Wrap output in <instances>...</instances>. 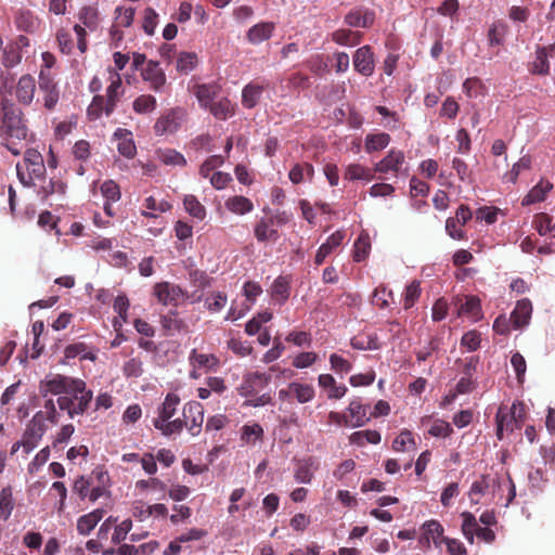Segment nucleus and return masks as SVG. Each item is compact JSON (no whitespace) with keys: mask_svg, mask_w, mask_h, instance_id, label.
Masks as SVG:
<instances>
[{"mask_svg":"<svg viewBox=\"0 0 555 555\" xmlns=\"http://www.w3.org/2000/svg\"><path fill=\"white\" fill-rule=\"evenodd\" d=\"M0 109L1 144L17 156L22 153L23 142L28 137L27 120L23 111L7 98L0 99Z\"/></svg>","mask_w":555,"mask_h":555,"instance_id":"1","label":"nucleus"},{"mask_svg":"<svg viewBox=\"0 0 555 555\" xmlns=\"http://www.w3.org/2000/svg\"><path fill=\"white\" fill-rule=\"evenodd\" d=\"M24 165L28 170L26 175L23 171V166L17 163L16 164V175L20 182L26 186L31 188L35 185V179H42L46 175V166L42 155L35 149H27L24 153Z\"/></svg>","mask_w":555,"mask_h":555,"instance_id":"2","label":"nucleus"},{"mask_svg":"<svg viewBox=\"0 0 555 555\" xmlns=\"http://www.w3.org/2000/svg\"><path fill=\"white\" fill-rule=\"evenodd\" d=\"M46 431L43 411L37 412L31 421L28 423L26 430L21 441L12 446L11 454L16 453L20 448H23L24 456L28 455L35 448H37Z\"/></svg>","mask_w":555,"mask_h":555,"instance_id":"3","label":"nucleus"},{"mask_svg":"<svg viewBox=\"0 0 555 555\" xmlns=\"http://www.w3.org/2000/svg\"><path fill=\"white\" fill-rule=\"evenodd\" d=\"M83 387L85 382L82 379L56 374L41 383L40 392L43 396H47L48 393H66L69 396L72 391H81Z\"/></svg>","mask_w":555,"mask_h":555,"instance_id":"4","label":"nucleus"},{"mask_svg":"<svg viewBox=\"0 0 555 555\" xmlns=\"http://www.w3.org/2000/svg\"><path fill=\"white\" fill-rule=\"evenodd\" d=\"M153 295L162 305L173 307H178L180 302L190 298L186 291L167 281L156 283L153 287Z\"/></svg>","mask_w":555,"mask_h":555,"instance_id":"5","label":"nucleus"},{"mask_svg":"<svg viewBox=\"0 0 555 555\" xmlns=\"http://www.w3.org/2000/svg\"><path fill=\"white\" fill-rule=\"evenodd\" d=\"M92 400V391L87 390L86 386L81 391H72L69 396H63L57 399L61 410L67 411L70 417L82 414Z\"/></svg>","mask_w":555,"mask_h":555,"instance_id":"6","label":"nucleus"},{"mask_svg":"<svg viewBox=\"0 0 555 555\" xmlns=\"http://www.w3.org/2000/svg\"><path fill=\"white\" fill-rule=\"evenodd\" d=\"M185 115V111L182 107H173L165 111L153 126L154 133L156 135H164L177 132Z\"/></svg>","mask_w":555,"mask_h":555,"instance_id":"7","label":"nucleus"},{"mask_svg":"<svg viewBox=\"0 0 555 555\" xmlns=\"http://www.w3.org/2000/svg\"><path fill=\"white\" fill-rule=\"evenodd\" d=\"M502 414L504 416V428L508 433H513L515 429L521 428L526 418V405L520 401L513 402L508 409L505 405H501L496 412V415Z\"/></svg>","mask_w":555,"mask_h":555,"instance_id":"8","label":"nucleus"},{"mask_svg":"<svg viewBox=\"0 0 555 555\" xmlns=\"http://www.w3.org/2000/svg\"><path fill=\"white\" fill-rule=\"evenodd\" d=\"M354 70L364 77H370L375 70V56L371 46L358 48L352 57Z\"/></svg>","mask_w":555,"mask_h":555,"instance_id":"9","label":"nucleus"},{"mask_svg":"<svg viewBox=\"0 0 555 555\" xmlns=\"http://www.w3.org/2000/svg\"><path fill=\"white\" fill-rule=\"evenodd\" d=\"M182 415L188 421V430L192 436L202 431L204 422V406L197 401H189L183 405Z\"/></svg>","mask_w":555,"mask_h":555,"instance_id":"10","label":"nucleus"},{"mask_svg":"<svg viewBox=\"0 0 555 555\" xmlns=\"http://www.w3.org/2000/svg\"><path fill=\"white\" fill-rule=\"evenodd\" d=\"M270 380L271 376L266 373L254 372L247 374L237 389L238 393L245 398L256 396L269 385Z\"/></svg>","mask_w":555,"mask_h":555,"instance_id":"11","label":"nucleus"},{"mask_svg":"<svg viewBox=\"0 0 555 555\" xmlns=\"http://www.w3.org/2000/svg\"><path fill=\"white\" fill-rule=\"evenodd\" d=\"M294 478L299 483H310L314 473L319 469L320 463L314 456L295 459Z\"/></svg>","mask_w":555,"mask_h":555,"instance_id":"12","label":"nucleus"},{"mask_svg":"<svg viewBox=\"0 0 555 555\" xmlns=\"http://www.w3.org/2000/svg\"><path fill=\"white\" fill-rule=\"evenodd\" d=\"M141 77L149 82L150 89L156 92L160 91L166 83V75L156 61L150 60L144 68H141Z\"/></svg>","mask_w":555,"mask_h":555,"instance_id":"13","label":"nucleus"},{"mask_svg":"<svg viewBox=\"0 0 555 555\" xmlns=\"http://www.w3.org/2000/svg\"><path fill=\"white\" fill-rule=\"evenodd\" d=\"M109 81L111 83L106 88V116H109L115 111L118 101L124 94L121 77L118 72L109 70Z\"/></svg>","mask_w":555,"mask_h":555,"instance_id":"14","label":"nucleus"},{"mask_svg":"<svg viewBox=\"0 0 555 555\" xmlns=\"http://www.w3.org/2000/svg\"><path fill=\"white\" fill-rule=\"evenodd\" d=\"M350 427H361L371 420L370 405L364 404L361 398H354L350 401L348 409Z\"/></svg>","mask_w":555,"mask_h":555,"instance_id":"15","label":"nucleus"},{"mask_svg":"<svg viewBox=\"0 0 555 555\" xmlns=\"http://www.w3.org/2000/svg\"><path fill=\"white\" fill-rule=\"evenodd\" d=\"M267 87L268 83L257 80L248 82L242 90V105L248 109L254 108L259 103Z\"/></svg>","mask_w":555,"mask_h":555,"instance_id":"16","label":"nucleus"},{"mask_svg":"<svg viewBox=\"0 0 555 555\" xmlns=\"http://www.w3.org/2000/svg\"><path fill=\"white\" fill-rule=\"evenodd\" d=\"M403 163H404L403 152L398 151V150H390L387 153V155L375 165L374 171L380 172V173H387V172L398 173Z\"/></svg>","mask_w":555,"mask_h":555,"instance_id":"17","label":"nucleus"},{"mask_svg":"<svg viewBox=\"0 0 555 555\" xmlns=\"http://www.w3.org/2000/svg\"><path fill=\"white\" fill-rule=\"evenodd\" d=\"M275 30L273 22H260L251 26L246 33V39L250 44L257 46L269 40Z\"/></svg>","mask_w":555,"mask_h":555,"instance_id":"18","label":"nucleus"},{"mask_svg":"<svg viewBox=\"0 0 555 555\" xmlns=\"http://www.w3.org/2000/svg\"><path fill=\"white\" fill-rule=\"evenodd\" d=\"M160 324L164 334L172 336L180 332H188V324L179 317L177 310H169L166 314L160 315Z\"/></svg>","mask_w":555,"mask_h":555,"instance_id":"19","label":"nucleus"},{"mask_svg":"<svg viewBox=\"0 0 555 555\" xmlns=\"http://www.w3.org/2000/svg\"><path fill=\"white\" fill-rule=\"evenodd\" d=\"M36 91L35 78L30 75H23L16 85L15 96L23 105H30Z\"/></svg>","mask_w":555,"mask_h":555,"instance_id":"20","label":"nucleus"},{"mask_svg":"<svg viewBox=\"0 0 555 555\" xmlns=\"http://www.w3.org/2000/svg\"><path fill=\"white\" fill-rule=\"evenodd\" d=\"M375 21V13L372 10L353 9L345 16V23L351 27L367 28L373 25Z\"/></svg>","mask_w":555,"mask_h":555,"instance_id":"21","label":"nucleus"},{"mask_svg":"<svg viewBox=\"0 0 555 555\" xmlns=\"http://www.w3.org/2000/svg\"><path fill=\"white\" fill-rule=\"evenodd\" d=\"M443 527L438 520H428L422 526L423 535L420 542L428 546L430 541H433L436 546H440L443 542Z\"/></svg>","mask_w":555,"mask_h":555,"instance_id":"22","label":"nucleus"},{"mask_svg":"<svg viewBox=\"0 0 555 555\" xmlns=\"http://www.w3.org/2000/svg\"><path fill=\"white\" fill-rule=\"evenodd\" d=\"M193 93L202 107L207 108L220 93V87L216 83H197L193 87Z\"/></svg>","mask_w":555,"mask_h":555,"instance_id":"23","label":"nucleus"},{"mask_svg":"<svg viewBox=\"0 0 555 555\" xmlns=\"http://www.w3.org/2000/svg\"><path fill=\"white\" fill-rule=\"evenodd\" d=\"M114 137L119 141L117 145L118 152L127 158H133L137 153V147L131 131L118 128L114 132Z\"/></svg>","mask_w":555,"mask_h":555,"instance_id":"24","label":"nucleus"},{"mask_svg":"<svg viewBox=\"0 0 555 555\" xmlns=\"http://www.w3.org/2000/svg\"><path fill=\"white\" fill-rule=\"evenodd\" d=\"M255 236L258 242L276 241L279 237L278 230L274 229L273 218H261L255 225Z\"/></svg>","mask_w":555,"mask_h":555,"instance_id":"25","label":"nucleus"},{"mask_svg":"<svg viewBox=\"0 0 555 555\" xmlns=\"http://www.w3.org/2000/svg\"><path fill=\"white\" fill-rule=\"evenodd\" d=\"M104 516V509L96 508L86 515H82L77 520V531L81 535H88L101 521Z\"/></svg>","mask_w":555,"mask_h":555,"instance_id":"26","label":"nucleus"},{"mask_svg":"<svg viewBox=\"0 0 555 555\" xmlns=\"http://www.w3.org/2000/svg\"><path fill=\"white\" fill-rule=\"evenodd\" d=\"M344 237L345 235L341 231H336L331 234L326 242L319 247L314 258L315 264H322L325 258L343 243Z\"/></svg>","mask_w":555,"mask_h":555,"instance_id":"27","label":"nucleus"},{"mask_svg":"<svg viewBox=\"0 0 555 555\" xmlns=\"http://www.w3.org/2000/svg\"><path fill=\"white\" fill-rule=\"evenodd\" d=\"M180 404V398L178 395L169 392L165 397L164 402L158 408V416L153 422L164 423L173 417L177 412L178 405Z\"/></svg>","mask_w":555,"mask_h":555,"instance_id":"28","label":"nucleus"},{"mask_svg":"<svg viewBox=\"0 0 555 555\" xmlns=\"http://www.w3.org/2000/svg\"><path fill=\"white\" fill-rule=\"evenodd\" d=\"M318 382L319 386L327 391L328 399H340L348 390L345 385H338L331 374H321Z\"/></svg>","mask_w":555,"mask_h":555,"instance_id":"29","label":"nucleus"},{"mask_svg":"<svg viewBox=\"0 0 555 555\" xmlns=\"http://www.w3.org/2000/svg\"><path fill=\"white\" fill-rule=\"evenodd\" d=\"M532 313V305L528 299L517 301L514 311L511 314V321L516 328H520L528 324Z\"/></svg>","mask_w":555,"mask_h":555,"instance_id":"30","label":"nucleus"},{"mask_svg":"<svg viewBox=\"0 0 555 555\" xmlns=\"http://www.w3.org/2000/svg\"><path fill=\"white\" fill-rule=\"evenodd\" d=\"M225 208L235 215H245L254 209L253 202L242 195L229 197L224 203Z\"/></svg>","mask_w":555,"mask_h":555,"instance_id":"31","label":"nucleus"},{"mask_svg":"<svg viewBox=\"0 0 555 555\" xmlns=\"http://www.w3.org/2000/svg\"><path fill=\"white\" fill-rule=\"evenodd\" d=\"M553 189V184L548 181H540L533 186L529 193L524 197L522 205L528 206L545 199L546 194Z\"/></svg>","mask_w":555,"mask_h":555,"instance_id":"32","label":"nucleus"},{"mask_svg":"<svg viewBox=\"0 0 555 555\" xmlns=\"http://www.w3.org/2000/svg\"><path fill=\"white\" fill-rule=\"evenodd\" d=\"M190 363L193 366L205 367L209 370H217L220 361L211 353H199L196 349H193L189 357Z\"/></svg>","mask_w":555,"mask_h":555,"instance_id":"33","label":"nucleus"},{"mask_svg":"<svg viewBox=\"0 0 555 555\" xmlns=\"http://www.w3.org/2000/svg\"><path fill=\"white\" fill-rule=\"evenodd\" d=\"M153 425L157 430L162 433V435L166 437L180 434L184 427L188 429V421H185L183 416L172 421L169 420L164 423L153 422Z\"/></svg>","mask_w":555,"mask_h":555,"instance_id":"34","label":"nucleus"},{"mask_svg":"<svg viewBox=\"0 0 555 555\" xmlns=\"http://www.w3.org/2000/svg\"><path fill=\"white\" fill-rule=\"evenodd\" d=\"M80 25L88 28L90 31H95L99 27L100 17L96 8L91 5L82 7L78 13Z\"/></svg>","mask_w":555,"mask_h":555,"instance_id":"35","label":"nucleus"},{"mask_svg":"<svg viewBox=\"0 0 555 555\" xmlns=\"http://www.w3.org/2000/svg\"><path fill=\"white\" fill-rule=\"evenodd\" d=\"M206 109H209L214 117L220 120H225L234 114V106L228 98L214 101Z\"/></svg>","mask_w":555,"mask_h":555,"instance_id":"36","label":"nucleus"},{"mask_svg":"<svg viewBox=\"0 0 555 555\" xmlns=\"http://www.w3.org/2000/svg\"><path fill=\"white\" fill-rule=\"evenodd\" d=\"M459 315H468L474 321L481 319V304L480 299L476 296H468L464 304L459 308Z\"/></svg>","mask_w":555,"mask_h":555,"instance_id":"37","label":"nucleus"},{"mask_svg":"<svg viewBox=\"0 0 555 555\" xmlns=\"http://www.w3.org/2000/svg\"><path fill=\"white\" fill-rule=\"evenodd\" d=\"M344 177L346 180L356 181V180H364L371 181L374 179V175L372 170L367 167H364L361 164H350L347 166Z\"/></svg>","mask_w":555,"mask_h":555,"instance_id":"38","label":"nucleus"},{"mask_svg":"<svg viewBox=\"0 0 555 555\" xmlns=\"http://www.w3.org/2000/svg\"><path fill=\"white\" fill-rule=\"evenodd\" d=\"M361 39L362 35L359 31L350 29H337L332 34V40L340 46H357Z\"/></svg>","mask_w":555,"mask_h":555,"instance_id":"39","label":"nucleus"},{"mask_svg":"<svg viewBox=\"0 0 555 555\" xmlns=\"http://www.w3.org/2000/svg\"><path fill=\"white\" fill-rule=\"evenodd\" d=\"M289 391L299 403H307L314 398V388L308 384L293 382L289 384Z\"/></svg>","mask_w":555,"mask_h":555,"instance_id":"40","label":"nucleus"},{"mask_svg":"<svg viewBox=\"0 0 555 555\" xmlns=\"http://www.w3.org/2000/svg\"><path fill=\"white\" fill-rule=\"evenodd\" d=\"M489 489L488 476L481 475L479 479L475 480L468 491V498L472 504H479L481 498Z\"/></svg>","mask_w":555,"mask_h":555,"instance_id":"41","label":"nucleus"},{"mask_svg":"<svg viewBox=\"0 0 555 555\" xmlns=\"http://www.w3.org/2000/svg\"><path fill=\"white\" fill-rule=\"evenodd\" d=\"M507 33V25L498 21L494 22L488 29L487 38L490 47L501 46L504 42L505 35Z\"/></svg>","mask_w":555,"mask_h":555,"instance_id":"42","label":"nucleus"},{"mask_svg":"<svg viewBox=\"0 0 555 555\" xmlns=\"http://www.w3.org/2000/svg\"><path fill=\"white\" fill-rule=\"evenodd\" d=\"M390 142V135L386 132L372 133L365 137V150L367 153L384 150Z\"/></svg>","mask_w":555,"mask_h":555,"instance_id":"43","label":"nucleus"},{"mask_svg":"<svg viewBox=\"0 0 555 555\" xmlns=\"http://www.w3.org/2000/svg\"><path fill=\"white\" fill-rule=\"evenodd\" d=\"M461 517L463 519L462 533L469 543H474V537L480 526H478L476 517L470 512H463Z\"/></svg>","mask_w":555,"mask_h":555,"instance_id":"44","label":"nucleus"},{"mask_svg":"<svg viewBox=\"0 0 555 555\" xmlns=\"http://www.w3.org/2000/svg\"><path fill=\"white\" fill-rule=\"evenodd\" d=\"M198 64V56L195 52H181L177 59L176 68L178 72L188 74Z\"/></svg>","mask_w":555,"mask_h":555,"instance_id":"45","label":"nucleus"},{"mask_svg":"<svg viewBox=\"0 0 555 555\" xmlns=\"http://www.w3.org/2000/svg\"><path fill=\"white\" fill-rule=\"evenodd\" d=\"M185 210L198 220H204L206 217V208L199 203L195 195L189 194L183 198Z\"/></svg>","mask_w":555,"mask_h":555,"instance_id":"46","label":"nucleus"},{"mask_svg":"<svg viewBox=\"0 0 555 555\" xmlns=\"http://www.w3.org/2000/svg\"><path fill=\"white\" fill-rule=\"evenodd\" d=\"M157 106L156 98L151 94H141L132 103L133 111L137 114L152 113Z\"/></svg>","mask_w":555,"mask_h":555,"instance_id":"47","label":"nucleus"},{"mask_svg":"<svg viewBox=\"0 0 555 555\" xmlns=\"http://www.w3.org/2000/svg\"><path fill=\"white\" fill-rule=\"evenodd\" d=\"M107 101L103 95H94L90 105L87 108V116L89 120H98L102 114L106 115Z\"/></svg>","mask_w":555,"mask_h":555,"instance_id":"48","label":"nucleus"},{"mask_svg":"<svg viewBox=\"0 0 555 555\" xmlns=\"http://www.w3.org/2000/svg\"><path fill=\"white\" fill-rule=\"evenodd\" d=\"M14 507L11 487H5L0 492V518L7 520Z\"/></svg>","mask_w":555,"mask_h":555,"instance_id":"49","label":"nucleus"},{"mask_svg":"<svg viewBox=\"0 0 555 555\" xmlns=\"http://www.w3.org/2000/svg\"><path fill=\"white\" fill-rule=\"evenodd\" d=\"M422 289L418 281H412L404 291L403 307L405 310L412 308L421 297Z\"/></svg>","mask_w":555,"mask_h":555,"instance_id":"50","label":"nucleus"},{"mask_svg":"<svg viewBox=\"0 0 555 555\" xmlns=\"http://www.w3.org/2000/svg\"><path fill=\"white\" fill-rule=\"evenodd\" d=\"M272 297L283 304L289 297V285L285 278L279 276L272 285Z\"/></svg>","mask_w":555,"mask_h":555,"instance_id":"51","label":"nucleus"},{"mask_svg":"<svg viewBox=\"0 0 555 555\" xmlns=\"http://www.w3.org/2000/svg\"><path fill=\"white\" fill-rule=\"evenodd\" d=\"M66 184L61 180L51 179L47 185H42L38 191V195L42 201H46L53 194H64Z\"/></svg>","mask_w":555,"mask_h":555,"instance_id":"52","label":"nucleus"},{"mask_svg":"<svg viewBox=\"0 0 555 555\" xmlns=\"http://www.w3.org/2000/svg\"><path fill=\"white\" fill-rule=\"evenodd\" d=\"M22 61V52L20 44H9L3 50V65L8 68L14 67Z\"/></svg>","mask_w":555,"mask_h":555,"instance_id":"53","label":"nucleus"},{"mask_svg":"<svg viewBox=\"0 0 555 555\" xmlns=\"http://www.w3.org/2000/svg\"><path fill=\"white\" fill-rule=\"evenodd\" d=\"M550 63L545 48H539L535 52V60L532 63V72L534 74H548Z\"/></svg>","mask_w":555,"mask_h":555,"instance_id":"54","label":"nucleus"},{"mask_svg":"<svg viewBox=\"0 0 555 555\" xmlns=\"http://www.w3.org/2000/svg\"><path fill=\"white\" fill-rule=\"evenodd\" d=\"M410 448H415V440L409 430H402L400 435L393 440L392 449L397 452L408 451Z\"/></svg>","mask_w":555,"mask_h":555,"instance_id":"55","label":"nucleus"},{"mask_svg":"<svg viewBox=\"0 0 555 555\" xmlns=\"http://www.w3.org/2000/svg\"><path fill=\"white\" fill-rule=\"evenodd\" d=\"M479 363V357L472 356L467 357L463 360H457L455 362L456 365H459L461 373L463 374V377L474 378V375L477 371V365Z\"/></svg>","mask_w":555,"mask_h":555,"instance_id":"56","label":"nucleus"},{"mask_svg":"<svg viewBox=\"0 0 555 555\" xmlns=\"http://www.w3.org/2000/svg\"><path fill=\"white\" fill-rule=\"evenodd\" d=\"M353 260L356 262L363 261L370 253L371 244L367 236H360L353 245Z\"/></svg>","mask_w":555,"mask_h":555,"instance_id":"57","label":"nucleus"},{"mask_svg":"<svg viewBox=\"0 0 555 555\" xmlns=\"http://www.w3.org/2000/svg\"><path fill=\"white\" fill-rule=\"evenodd\" d=\"M115 13L116 25L120 27H130L132 25L135 13L133 8L117 7Z\"/></svg>","mask_w":555,"mask_h":555,"instance_id":"58","label":"nucleus"},{"mask_svg":"<svg viewBox=\"0 0 555 555\" xmlns=\"http://www.w3.org/2000/svg\"><path fill=\"white\" fill-rule=\"evenodd\" d=\"M160 160L166 165L172 166H185L186 159L184 156L176 150L167 149L159 152Z\"/></svg>","mask_w":555,"mask_h":555,"instance_id":"59","label":"nucleus"},{"mask_svg":"<svg viewBox=\"0 0 555 555\" xmlns=\"http://www.w3.org/2000/svg\"><path fill=\"white\" fill-rule=\"evenodd\" d=\"M533 228L538 231L540 235H545L548 232H553L552 230V217L545 212L537 214L533 217L532 221Z\"/></svg>","mask_w":555,"mask_h":555,"instance_id":"60","label":"nucleus"},{"mask_svg":"<svg viewBox=\"0 0 555 555\" xmlns=\"http://www.w3.org/2000/svg\"><path fill=\"white\" fill-rule=\"evenodd\" d=\"M101 193L108 202H118L121 197L119 185L113 180H106L101 185Z\"/></svg>","mask_w":555,"mask_h":555,"instance_id":"61","label":"nucleus"},{"mask_svg":"<svg viewBox=\"0 0 555 555\" xmlns=\"http://www.w3.org/2000/svg\"><path fill=\"white\" fill-rule=\"evenodd\" d=\"M56 40L60 47V50L63 54L69 55L74 50V41L72 39V35L66 29H59L56 33Z\"/></svg>","mask_w":555,"mask_h":555,"instance_id":"62","label":"nucleus"},{"mask_svg":"<svg viewBox=\"0 0 555 555\" xmlns=\"http://www.w3.org/2000/svg\"><path fill=\"white\" fill-rule=\"evenodd\" d=\"M223 157L221 155H212L210 157H208L203 164L202 166L199 167V175L203 177V178H208L210 175H212L211 172L222 166L223 164Z\"/></svg>","mask_w":555,"mask_h":555,"instance_id":"63","label":"nucleus"},{"mask_svg":"<svg viewBox=\"0 0 555 555\" xmlns=\"http://www.w3.org/2000/svg\"><path fill=\"white\" fill-rule=\"evenodd\" d=\"M158 22V14L153 8H146L144 10L143 17V30L146 35L152 36L155 31Z\"/></svg>","mask_w":555,"mask_h":555,"instance_id":"64","label":"nucleus"}]
</instances>
